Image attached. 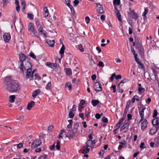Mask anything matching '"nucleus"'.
I'll list each match as a JSON object with an SVG mask.
<instances>
[{"mask_svg":"<svg viewBox=\"0 0 159 159\" xmlns=\"http://www.w3.org/2000/svg\"><path fill=\"white\" fill-rule=\"evenodd\" d=\"M20 61L18 62V64L20 69L22 71H24V69L23 67V66L24 64V62L26 59L25 55L22 54L19 55Z\"/></svg>","mask_w":159,"mask_h":159,"instance_id":"nucleus-3","label":"nucleus"},{"mask_svg":"<svg viewBox=\"0 0 159 159\" xmlns=\"http://www.w3.org/2000/svg\"><path fill=\"white\" fill-rule=\"evenodd\" d=\"M43 15L44 17H46L48 15V10L47 7H45L43 9Z\"/></svg>","mask_w":159,"mask_h":159,"instance_id":"nucleus-25","label":"nucleus"},{"mask_svg":"<svg viewBox=\"0 0 159 159\" xmlns=\"http://www.w3.org/2000/svg\"><path fill=\"white\" fill-rule=\"evenodd\" d=\"M129 108L125 107V110L124 112V116H126V114L127 113L128 110H129Z\"/></svg>","mask_w":159,"mask_h":159,"instance_id":"nucleus-53","label":"nucleus"},{"mask_svg":"<svg viewBox=\"0 0 159 159\" xmlns=\"http://www.w3.org/2000/svg\"><path fill=\"white\" fill-rule=\"evenodd\" d=\"M27 17L29 19L32 20L34 19V15L32 14L28 13L27 14Z\"/></svg>","mask_w":159,"mask_h":159,"instance_id":"nucleus-37","label":"nucleus"},{"mask_svg":"<svg viewBox=\"0 0 159 159\" xmlns=\"http://www.w3.org/2000/svg\"><path fill=\"white\" fill-rule=\"evenodd\" d=\"M130 103L131 101L130 100H128V101L126 103L125 107L129 108Z\"/></svg>","mask_w":159,"mask_h":159,"instance_id":"nucleus-51","label":"nucleus"},{"mask_svg":"<svg viewBox=\"0 0 159 159\" xmlns=\"http://www.w3.org/2000/svg\"><path fill=\"white\" fill-rule=\"evenodd\" d=\"M93 88L96 92H100L102 90L101 84L99 82H96L94 84Z\"/></svg>","mask_w":159,"mask_h":159,"instance_id":"nucleus-7","label":"nucleus"},{"mask_svg":"<svg viewBox=\"0 0 159 159\" xmlns=\"http://www.w3.org/2000/svg\"><path fill=\"white\" fill-rule=\"evenodd\" d=\"M38 31L40 34L43 35L44 37L46 36V33L45 31L43 30V29L42 26H40L38 29Z\"/></svg>","mask_w":159,"mask_h":159,"instance_id":"nucleus-16","label":"nucleus"},{"mask_svg":"<svg viewBox=\"0 0 159 159\" xmlns=\"http://www.w3.org/2000/svg\"><path fill=\"white\" fill-rule=\"evenodd\" d=\"M79 126V124L77 123H75L73 125V129L71 130L75 134L78 131V128Z\"/></svg>","mask_w":159,"mask_h":159,"instance_id":"nucleus-15","label":"nucleus"},{"mask_svg":"<svg viewBox=\"0 0 159 159\" xmlns=\"http://www.w3.org/2000/svg\"><path fill=\"white\" fill-rule=\"evenodd\" d=\"M65 49V47L64 45L63 44L62 47H61L60 50L59 52L60 53L61 55H63L64 52V50Z\"/></svg>","mask_w":159,"mask_h":159,"instance_id":"nucleus-33","label":"nucleus"},{"mask_svg":"<svg viewBox=\"0 0 159 159\" xmlns=\"http://www.w3.org/2000/svg\"><path fill=\"white\" fill-rule=\"evenodd\" d=\"M72 109H70L69 113V117L70 118H72L74 116V114L71 111V110Z\"/></svg>","mask_w":159,"mask_h":159,"instance_id":"nucleus-35","label":"nucleus"},{"mask_svg":"<svg viewBox=\"0 0 159 159\" xmlns=\"http://www.w3.org/2000/svg\"><path fill=\"white\" fill-rule=\"evenodd\" d=\"M45 65L53 69L55 68L56 67V65L55 63H52L49 62H46Z\"/></svg>","mask_w":159,"mask_h":159,"instance_id":"nucleus-17","label":"nucleus"},{"mask_svg":"<svg viewBox=\"0 0 159 159\" xmlns=\"http://www.w3.org/2000/svg\"><path fill=\"white\" fill-rule=\"evenodd\" d=\"M21 6L22 7V10L23 11H24L25 8L26 3L24 1H23L21 3Z\"/></svg>","mask_w":159,"mask_h":159,"instance_id":"nucleus-30","label":"nucleus"},{"mask_svg":"<svg viewBox=\"0 0 159 159\" xmlns=\"http://www.w3.org/2000/svg\"><path fill=\"white\" fill-rule=\"evenodd\" d=\"M42 143L41 141L39 139L34 140L32 143L31 146L34 148L38 147L41 145Z\"/></svg>","mask_w":159,"mask_h":159,"instance_id":"nucleus-9","label":"nucleus"},{"mask_svg":"<svg viewBox=\"0 0 159 159\" xmlns=\"http://www.w3.org/2000/svg\"><path fill=\"white\" fill-rule=\"evenodd\" d=\"M95 142L93 141V140H88L86 142V145L84 146V148H87L88 147L91 148H93L95 145Z\"/></svg>","mask_w":159,"mask_h":159,"instance_id":"nucleus-8","label":"nucleus"},{"mask_svg":"<svg viewBox=\"0 0 159 159\" xmlns=\"http://www.w3.org/2000/svg\"><path fill=\"white\" fill-rule=\"evenodd\" d=\"M64 70L65 71L66 74L67 75H70L71 74V70L70 68H64Z\"/></svg>","mask_w":159,"mask_h":159,"instance_id":"nucleus-27","label":"nucleus"},{"mask_svg":"<svg viewBox=\"0 0 159 159\" xmlns=\"http://www.w3.org/2000/svg\"><path fill=\"white\" fill-rule=\"evenodd\" d=\"M139 64V68H143L144 67V66L142 63H141L140 61L139 63H138Z\"/></svg>","mask_w":159,"mask_h":159,"instance_id":"nucleus-52","label":"nucleus"},{"mask_svg":"<svg viewBox=\"0 0 159 159\" xmlns=\"http://www.w3.org/2000/svg\"><path fill=\"white\" fill-rule=\"evenodd\" d=\"M65 1L66 5L70 8L71 11L72 12V10H73V11H74L73 6L71 5H70V0H65Z\"/></svg>","mask_w":159,"mask_h":159,"instance_id":"nucleus-21","label":"nucleus"},{"mask_svg":"<svg viewBox=\"0 0 159 159\" xmlns=\"http://www.w3.org/2000/svg\"><path fill=\"white\" fill-rule=\"evenodd\" d=\"M97 6L98 7L97 11L98 13L100 14L103 13L104 12V11L103 7L102 5L99 4H97Z\"/></svg>","mask_w":159,"mask_h":159,"instance_id":"nucleus-14","label":"nucleus"},{"mask_svg":"<svg viewBox=\"0 0 159 159\" xmlns=\"http://www.w3.org/2000/svg\"><path fill=\"white\" fill-rule=\"evenodd\" d=\"M25 64H24H24L23 66V69H24V71L25 70H26L28 69H31L32 66L30 63L28 61H26L25 62Z\"/></svg>","mask_w":159,"mask_h":159,"instance_id":"nucleus-10","label":"nucleus"},{"mask_svg":"<svg viewBox=\"0 0 159 159\" xmlns=\"http://www.w3.org/2000/svg\"><path fill=\"white\" fill-rule=\"evenodd\" d=\"M129 125V123L128 122V121L126 122V121H125L124 124L121 127L120 129V131H122L125 129H128Z\"/></svg>","mask_w":159,"mask_h":159,"instance_id":"nucleus-18","label":"nucleus"},{"mask_svg":"<svg viewBox=\"0 0 159 159\" xmlns=\"http://www.w3.org/2000/svg\"><path fill=\"white\" fill-rule=\"evenodd\" d=\"M102 121L103 123H107L108 122V119L107 118L104 116L102 119Z\"/></svg>","mask_w":159,"mask_h":159,"instance_id":"nucleus-55","label":"nucleus"},{"mask_svg":"<svg viewBox=\"0 0 159 159\" xmlns=\"http://www.w3.org/2000/svg\"><path fill=\"white\" fill-rule=\"evenodd\" d=\"M136 47L138 49L141 57L143 58L144 54V51L142 44L139 43L137 44L136 45Z\"/></svg>","mask_w":159,"mask_h":159,"instance_id":"nucleus-5","label":"nucleus"},{"mask_svg":"<svg viewBox=\"0 0 159 159\" xmlns=\"http://www.w3.org/2000/svg\"><path fill=\"white\" fill-rule=\"evenodd\" d=\"M85 148V149H84L82 152L84 154L88 153L89 151V148Z\"/></svg>","mask_w":159,"mask_h":159,"instance_id":"nucleus-42","label":"nucleus"},{"mask_svg":"<svg viewBox=\"0 0 159 159\" xmlns=\"http://www.w3.org/2000/svg\"><path fill=\"white\" fill-rule=\"evenodd\" d=\"M119 143L120 145L119 146V147L122 148L125 146L127 144V142L124 140H122L119 142Z\"/></svg>","mask_w":159,"mask_h":159,"instance_id":"nucleus-19","label":"nucleus"},{"mask_svg":"<svg viewBox=\"0 0 159 159\" xmlns=\"http://www.w3.org/2000/svg\"><path fill=\"white\" fill-rule=\"evenodd\" d=\"M78 48L80 50V52H84V48H83V47L82 44H80L79 45H78Z\"/></svg>","mask_w":159,"mask_h":159,"instance_id":"nucleus-36","label":"nucleus"},{"mask_svg":"<svg viewBox=\"0 0 159 159\" xmlns=\"http://www.w3.org/2000/svg\"><path fill=\"white\" fill-rule=\"evenodd\" d=\"M158 114V112L156 110H155L153 114V117L155 118Z\"/></svg>","mask_w":159,"mask_h":159,"instance_id":"nucleus-46","label":"nucleus"},{"mask_svg":"<svg viewBox=\"0 0 159 159\" xmlns=\"http://www.w3.org/2000/svg\"><path fill=\"white\" fill-rule=\"evenodd\" d=\"M152 123L153 125H156V131L152 133L151 132L153 130V129H151L150 130L149 133L151 134H153L156 133L159 129V117H157L153 119L152 121Z\"/></svg>","mask_w":159,"mask_h":159,"instance_id":"nucleus-2","label":"nucleus"},{"mask_svg":"<svg viewBox=\"0 0 159 159\" xmlns=\"http://www.w3.org/2000/svg\"><path fill=\"white\" fill-rule=\"evenodd\" d=\"M89 59L90 62V65L93 66L95 64V62L93 59L92 57H89Z\"/></svg>","mask_w":159,"mask_h":159,"instance_id":"nucleus-34","label":"nucleus"},{"mask_svg":"<svg viewBox=\"0 0 159 159\" xmlns=\"http://www.w3.org/2000/svg\"><path fill=\"white\" fill-rule=\"evenodd\" d=\"M46 43H47L49 46L53 47L54 45L55 42L54 40H49L48 41L47 40Z\"/></svg>","mask_w":159,"mask_h":159,"instance_id":"nucleus-24","label":"nucleus"},{"mask_svg":"<svg viewBox=\"0 0 159 159\" xmlns=\"http://www.w3.org/2000/svg\"><path fill=\"white\" fill-rule=\"evenodd\" d=\"M131 14L133 19H134L135 20H137V19H138L139 17V16L134 11H131Z\"/></svg>","mask_w":159,"mask_h":159,"instance_id":"nucleus-22","label":"nucleus"},{"mask_svg":"<svg viewBox=\"0 0 159 159\" xmlns=\"http://www.w3.org/2000/svg\"><path fill=\"white\" fill-rule=\"evenodd\" d=\"M148 9L145 8L144 10V12L143 13L142 16H143L144 17H145L146 18V15L148 13Z\"/></svg>","mask_w":159,"mask_h":159,"instance_id":"nucleus-38","label":"nucleus"},{"mask_svg":"<svg viewBox=\"0 0 159 159\" xmlns=\"http://www.w3.org/2000/svg\"><path fill=\"white\" fill-rule=\"evenodd\" d=\"M30 56L33 58L34 59H36V57L34 54L32 52H30Z\"/></svg>","mask_w":159,"mask_h":159,"instance_id":"nucleus-49","label":"nucleus"},{"mask_svg":"<svg viewBox=\"0 0 159 159\" xmlns=\"http://www.w3.org/2000/svg\"><path fill=\"white\" fill-rule=\"evenodd\" d=\"M115 76H116V74L115 73H113L112 75L110 78V79L111 80V81H113V80L114 79V77H115Z\"/></svg>","mask_w":159,"mask_h":159,"instance_id":"nucleus-60","label":"nucleus"},{"mask_svg":"<svg viewBox=\"0 0 159 159\" xmlns=\"http://www.w3.org/2000/svg\"><path fill=\"white\" fill-rule=\"evenodd\" d=\"M145 91V89L142 87H139L138 89V91L141 93H143Z\"/></svg>","mask_w":159,"mask_h":159,"instance_id":"nucleus-45","label":"nucleus"},{"mask_svg":"<svg viewBox=\"0 0 159 159\" xmlns=\"http://www.w3.org/2000/svg\"><path fill=\"white\" fill-rule=\"evenodd\" d=\"M127 116L128 120H129L132 119V116L131 114H127Z\"/></svg>","mask_w":159,"mask_h":159,"instance_id":"nucleus-59","label":"nucleus"},{"mask_svg":"<svg viewBox=\"0 0 159 159\" xmlns=\"http://www.w3.org/2000/svg\"><path fill=\"white\" fill-rule=\"evenodd\" d=\"M35 24L38 27H39L40 25L39 20H36Z\"/></svg>","mask_w":159,"mask_h":159,"instance_id":"nucleus-57","label":"nucleus"},{"mask_svg":"<svg viewBox=\"0 0 159 159\" xmlns=\"http://www.w3.org/2000/svg\"><path fill=\"white\" fill-rule=\"evenodd\" d=\"M92 103L93 106H96L99 103V101L97 100H94L92 101Z\"/></svg>","mask_w":159,"mask_h":159,"instance_id":"nucleus-29","label":"nucleus"},{"mask_svg":"<svg viewBox=\"0 0 159 159\" xmlns=\"http://www.w3.org/2000/svg\"><path fill=\"white\" fill-rule=\"evenodd\" d=\"M121 76L120 75H117V76L116 75L115 76V79L116 80L119 79H121Z\"/></svg>","mask_w":159,"mask_h":159,"instance_id":"nucleus-63","label":"nucleus"},{"mask_svg":"<svg viewBox=\"0 0 159 159\" xmlns=\"http://www.w3.org/2000/svg\"><path fill=\"white\" fill-rule=\"evenodd\" d=\"M85 20L86 23L88 24L90 22V19L89 17L87 16L85 18Z\"/></svg>","mask_w":159,"mask_h":159,"instance_id":"nucleus-56","label":"nucleus"},{"mask_svg":"<svg viewBox=\"0 0 159 159\" xmlns=\"http://www.w3.org/2000/svg\"><path fill=\"white\" fill-rule=\"evenodd\" d=\"M60 142L59 141H57V145L56 146V148L58 150H59L60 148Z\"/></svg>","mask_w":159,"mask_h":159,"instance_id":"nucleus-47","label":"nucleus"},{"mask_svg":"<svg viewBox=\"0 0 159 159\" xmlns=\"http://www.w3.org/2000/svg\"><path fill=\"white\" fill-rule=\"evenodd\" d=\"M125 116H123V117L119 121L118 123L121 125L123 123V122L125 119Z\"/></svg>","mask_w":159,"mask_h":159,"instance_id":"nucleus-44","label":"nucleus"},{"mask_svg":"<svg viewBox=\"0 0 159 159\" xmlns=\"http://www.w3.org/2000/svg\"><path fill=\"white\" fill-rule=\"evenodd\" d=\"M65 87L70 90L71 89V85L70 83H67L65 85Z\"/></svg>","mask_w":159,"mask_h":159,"instance_id":"nucleus-39","label":"nucleus"},{"mask_svg":"<svg viewBox=\"0 0 159 159\" xmlns=\"http://www.w3.org/2000/svg\"><path fill=\"white\" fill-rule=\"evenodd\" d=\"M28 29L30 31H32L34 30V27L32 23H30L29 24Z\"/></svg>","mask_w":159,"mask_h":159,"instance_id":"nucleus-28","label":"nucleus"},{"mask_svg":"<svg viewBox=\"0 0 159 159\" xmlns=\"http://www.w3.org/2000/svg\"><path fill=\"white\" fill-rule=\"evenodd\" d=\"M23 143H20L17 145V148H20L23 147Z\"/></svg>","mask_w":159,"mask_h":159,"instance_id":"nucleus-54","label":"nucleus"},{"mask_svg":"<svg viewBox=\"0 0 159 159\" xmlns=\"http://www.w3.org/2000/svg\"><path fill=\"white\" fill-rule=\"evenodd\" d=\"M79 116L83 120H84V114L83 113H80L79 114Z\"/></svg>","mask_w":159,"mask_h":159,"instance_id":"nucleus-64","label":"nucleus"},{"mask_svg":"<svg viewBox=\"0 0 159 159\" xmlns=\"http://www.w3.org/2000/svg\"><path fill=\"white\" fill-rule=\"evenodd\" d=\"M34 105L35 102L34 101H32L31 102L29 103L27 105V108L28 110H30L31 109L32 107L34 106Z\"/></svg>","mask_w":159,"mask_h":159,"instance_id":"nucleus-20","label":"nucleus"},{"mask_svg":"<svg viewBox=\"0 0 159 159\" xmlns=\"http://www.w3.org/2000/svg\"><path fill=\"white\" fill-rule=\"evenodd\" d=\"M45 88H46V89L48 90H49V91L51 90V83L50 82H49L46 85Z\"/></svg>","mask_w":159,"mask_h":159,"instance_id":"nucleus-32","label":"nucleus"},{"mask_svg":"<svg viewBox=\"0 0 159 159\" xmlns=\"http://www.w3.org/2000/svg\"><path fill=\"white\" fill-rule=\"evenodd\" d=\"M127 82V80L126 79H124L123 80H122L120 81V83L118 84L117 86V88L119 89L120 88V85L121 84H124Z\"/></svg>","mask_w":159,"mask_h":159,"instance_id":"nucleus-41","label":"nucleus"},{"mask_svg":"<svg viewBox=\"0 0 159 159\" xmlns=\"http://www.w3.org/2000/svg\"><path fill=\"white\" fill-rule=\"evenodd\" d=\"M145 110H146V109L144 106L143 105H141L140 107L139 108V115L141 117L139 123L142 122L144 120V113Z\"/></svg>","mask_w":159,"mask_h":159,"instance_id":"nucleus-4","label":"nucleus"},{"mask_svg":"<svg viewBox=\"0 0 159 159\" xmlns=\"http://www.w3.org/2000/svg\"><path fill=\"white\" fill-rule=\"evenodd\" d=\"M15 99V96L14 95H11L9 97V101L11 103H13L14 102Z\"/></svg>","mask_w":159,"mask_h":159,"instance_id":"nucleus-31","label":"nucleus"},{"mask_svg":"<svg viewBox=\"0 0 159 159\" xmlns=\"http://www.w3.org/2000/svg\"><path fill=\"white\" fill-rule=\"evenodd\" d=\"M141 123V128L142 129L144 130L147 127L148 122L146 119H144Z\"/></svg>","mask_w":159,"mask_h":159,"instance_id":"nucleus-13","label":"nucleus"},{"mask_svg":"<svg viewBox=\"0 0 159 159\" xmlns=\"http://www.w3.org/2000/svg\"><path fill=\"white\" fill-rule=\"evenodd\" d=\"M3 38L4 41L6 42L7 43L9 41V40L11 39V37L9 34L5 33L3 35Z\"/></svg>","mask_w":159,"mask_h":159,"instance_id":"nucleus-12","label":"nucleus"},{"mask_svg":"<svg viewBox=\"0 0 159 159\" xmlns=\"http://www.w3.org/2000/svg\"><path fill=\"white\" fill-rule=\"evenodd\" d=\"M111 88L113 89V92L115 93L116 92V86L115 85H112Z\"/></svg>","mask_w":159,"mask_h":159,"instance_id":"nucleus-62","label":"nucleus"},{"mask_svg":"<svg viewBox=\"0 0 159 159\" xmlns=\"http://www.w3.org/2000/svg\"><path fill=\"white\" fill-rule=\"evenodd\" d=\"M47 155L46 154L40 156L39 158L38 159H45L47 157Z\"/></svg>","mask_w":159,"mask_h":159,"instance_id":"nucleus-43","label":"nucleus"},{"mask_svg":"<svg viewBox=\"0 0 159 159\" xmlns=\"http://www.w3.org/2000/svg\"><path fill=\"white\" fill-rule=\"evenodd\" d=\"M69 135L68 136L66 135V137L68 138L69 139H73L75 136V134L71 130H68V131Z\"/></svg>","mask_w":159,"mask_h":159,"instance_id":"nucleus-11","label":"nucleus"},{"mask_svg":"<svg viewBox=\"0 0 159 159\" xmlns=\"http://www.w3.org/2000/svg\"><path fill=\"white\" fill-rule=\"evenodd\" d=\"M113 3L114 5H119L120 4V0H114Z\"/></svg>","mask_w":159,"mask_h":159,"instance_id":"nucleus-40","label":"nucleus"},{"mask_svg":"<svg viewBox=\"0 0 159 159\" xmlns=\"http://www.w3.org/2000/svg\"><path fill=\"white\" fill-rule=\"evenodd\" d=\"M5 82L7 83V89L10 92H17L20 90L19 83L17 81L11 79L10 77L5 78Z\"/></svg>","mask_w":159,"mask_h":159,"instance_id":"nucleus-1","label":"nucleus"},{"mask_svg":"<svg viewBox=\"0 0 159 159\" xmlns=\"http://www.w3.org/2000/svg\"><path fill=\"white\" fill-rule=\"evenodd\" d=\"M41 93V90L38 89L34 91L32 93V96L33 98L35 97L39 94Z\"/></svg>","mask_w":159,"mask_h":159,"instance_id":"nucleus-23","label":"nucleus"},{"mask_svg":"<svg viewBox=\"0 0 159 159\" xmlns=\"http://www.w3.org/2000/svg\"><path fill=\"white\" fill-rule=\"evenodd\" d=\"M95 117L97 119H99L101 117V115L99 113H97L95 115Z\"/></svg>","mask_w":159,"mask_h":159,"instance_id":"nucleus-61","label":"nucleus"},{"mask_svg":"<svg viewBox=\"0 0 159 159\" xmlns=\"http://www.w3.org/2000/svg\"><path fill=\"white\" fill-rule=\"evenodd\" d=\"M79 2V1L78 0H75V1L73 2L74 3V6H76L78 4Z\"/></svg>","mask_w":159,"mask_h":159,"instance_id":"nucleus-58","label":"nucleus"},{"mask_svg":"<svg viewBox=\"0 0 159 159\" xmlns=\"http://www.w3.org/2000/svg\"><path fill=\"white\" fill-rule=\"evenodd\" d=\"M116 15L117 16L118 20L119 21H121V16L120 13L119 12L118 13H117Z\"/></svg>","mask_w":159,"mask_h":159,"instance_id":"nucleus-48","label":"nucleus"},{"mask_svg":"<svg viewBox=\"0 0 159 159\" xmlns=\"http://www.w3.org/2000/svg\"><path fill=\"white\" fill-rule=\"evenodd\" d=\"M30 34L32 37H38L37 34V32L35 29L32 31H30Z\"/></svg>","mask_w":159,"mask_h":159,"instance_id":"nucleus-26","label":"nucleus"},{"mask_svg":"<svg viewBox=\"0 0 159 159\" xmlns=\"http://www.w3.org/2000/svg\"><path fill=\"white\" fill-rule=\"evenodd\" d=\"M26 79H29L30 80H34V76L33 73H32V69H28L26 70Z\"/></svg>","mask_w":159,"mask_h":159,"instance_id":"nucleus-6","label":"nucleus"},{"mask_svg":"<svg viewBox=\"0 0 159 159\" xmlns=\"http://www.w3.org/2000/svg\"><path fill=\"white\" fill-rule=\"evenodd\" d=\"M98 66L103 67L104 66V64L103 62L100 61L99 62L98 64L97 65Z\"/></svg>","mask_w":159,"mask_h":159,"instance_id":"nucleus-50","label":"nucleus"}]
</instances>
